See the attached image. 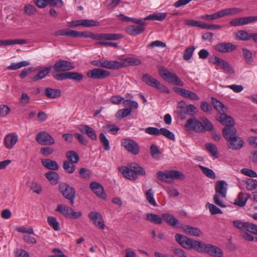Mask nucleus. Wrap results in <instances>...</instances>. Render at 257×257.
<instances>
[{"label": "nucleus", "instance_id": "1", "mask_svg": "<svg viewBox=\"0 0 257 257\" xmlns=\"http://www.w3.org/2000/svg\"><path fill=\"white\" fill-rule=\"evenodd\" d=\"M187 131H194L198 133H204L205 131H211L213 130V125L207 118H203L202 122L195 117L188 119L185 125Z\"/></svg>", "mask_w": 257, "mask_h": 257}, {"label": "nucleus", "instance_id": "2", "mask_svg": "<svg viewBox=\"0 0 257 257\" xmlns=\"http://www.w3.org/2000/svg\"><path fill=\"white\" fill-rule=\"evenodd\" d=\"M227 184L225 181L221 180L217 181L215 185V194L213 199L215 203L221 207H225L223 198L226 196Z\"/></svg>", "mask_w": 257, "mask_h": 257}, {"label": "nucleus", "instance_id": "3", "mask_svg": "<svg viewBox=\"0 0 257 257\" xmlns=\"http://www.w3.org/2000/svg\"><path fill=\"white\" fill-rule=\"evenodd\" d=\"M156 176L159 180L168 184H172L174 179L182 180L185 178V176L182 172L176 170L159 171L156 173Z\"/></svg>", "mask_w": 257, "mask_h": 257}, {"label": "nucleus", "instance_id": "4", "mask_svg": "<svg viewBox=\"0 0 257 257\" xmlns=\"http://www.w3.org/2000/svg\"><path fill=\"white\" fill-rule=\"evenodd\" d=\"M175 238V240L183 248L188 249L194 248L199 251V248L201 244V241L193 240L180 234H176Z\"/></svg>", "mask_w": 257, "mask_h": 257}, {"label": "nucleus", "instance_id": "5", "mask_svg": "<svg viewBox=\"0 0 257 257\" xmlns=\"http://www.w3.org/2000/svg\"><path fill=\"white\" fill-rule=\"evenodd\" d=\"M159 73L164 80L169 83L179 86H183L184 85V82L179 78L176 74L169 71L165 67L160 68Z\"/></svg>", "mask_w": 257, "mask_h": 257}, {"label": "nucleus", "instance_id": "6", "mask_svg": "<svg viewBox=\"0 0 257 257\" xmlns=\"http://www.w3.org/2000/svg\"><path fill=\"white\" fill-rule=\"evenodd\" d=\"M199 252H205L214 257H223V253L221 249L211 244H206L201 242Z\"/></svg>", "mask_w": 257, "mask_h": 257}, {"label": "nucleus", "instance_id": "7", "mask_svg": "<svg viewBox=\"0 0 257 257\" xmlns=\"http://www.w3.org/2000/svg\"><path fill=\"white\" fill-rule=\"evenodd\" d=\"M142 80L148 85L156 88L161 92L169 93V90L165 85H162L160 82L151 75L145 74L143 75Z\"/></svg>", "mask_w": 257, "mask_h": 257}, {"label": "nucleus", "instance_id": "8", "mask_svg": "<svg viewBox=\"0 0 257 257\" xmlns=\"http://www.w3.org/2000/svg\"><path fill=\"white\" fill-rule=\"evenodd\" d=\"M59 190L63 196L70 201L71 205H73L75 197L74 188L67 183H61L59 184Z\"/></svg>", "mask_w": 257, "mask_h": 257}, {"label": "nucleus", "instance_id": "9", "mask_svg": "<svg viewBox=\"0 0 257 257\" xmlns=\"http://www.w3.org/2000/svg\"><path fill=\"white\" fill-rule=\"evenodd\" d=\"M121 144L126 151L132 154L136 155L139 154L140 148L137 143L135 141L131 139H124L121 141Z\"/></svg>", "mask_w": 257, "mask_h": 257}, {"label": "nucleus", "instance_id": "10", "mask_svg": "<svg viewBox=\"0 0 257 257\" xmlns=\"http://www.w3.org/2000/svg\"><path fill=\"white\" fill-rule=\"evenodd\" d=\"M110 73L108 71L100 68H94L87 72L88 77L94 79H102L109 76Z\"/></svg>", "mask_w": 257, "mask_h": 257}, {"label": "nucleus", "instance_id": "11", "mask_svg": "<svg viewBox=\"0 0 257 257\" xmlns=\"http://www.w3.org/2000/svg\"><path fill=\"white\" fill-rule=\"evenodd\" d=\"M36 141L42 145H52L55 143L54 139L45 132H41L37 135Z\"/></svg>", "mask_w": 257, "mask_h": 257}, {"label": "nucleus", "instance_id": "12", "mask_svg": "<svg viewBox=\"0 0 257 257\" xmlns=\"http://www.w3.org/2000/svg\"><path fill=\"white\" fill-rule=\"evenodd\" d=\"M53 67L57 72L67 71L74 68V65L70 62L63 60L57 61Z\"/></svg>", "mask_w": 257, "mask_h": 257}, {"label": "nucleus", "instance_id": "13", "mask_svg": "<svg viewBox=\"0 0 257 257\" xmlns=\"http://www.w3.org/2000/svg\"><path fill=\"white\" fill-rule=\"evenodd\" d=\"M88 217L93 224L101 229L105 228V224L102 215L97 211H91L88 214Z\"/></svg>", "mask_w": 257, "mask_h": 257}, {"label": "nucleus", "instance_id": "14", "mask_svg": "<svg viewBox=\"0 0 257 257\" xmlns=\"http://www.w3.org/2000/svg\"><path fill=\"white\" fill-rule=\"evenodd\" d=\"M18 141V136L15 133L7 134L4 138V144L8 150L12 149Z\"/></svg>", "mask_w": 257, "mask_h": 257}, {"label": "nucleus", "instance_id": "15", "mask_svg": "<svg viewBox=\"0 0 257 257\" xmlns=\"http://www.w3.org/2000/svg\"><path fill=\"white\" fill-rule=\"evenodd\" d=\"M123 36L119 34H93V40H111L115 41L120 39Z\"/></svg>", "mask_w": 257, "mask_h": 257}, {"label": "nucleus", "instance_id": "16", "mask_svg": "<svg viewBox=\"0 0 257 257\" xmlns=\"http://www.w3.org/2000/svg\"><path fill=\"white\" fill-rule=\"evenodd\" d=\"M215 50L221 53H229L236 49V47L231 43H220L214 46Z\"/></svg>", "mask_w": 257, "mask_h": 257}, {"label": "nucleus", "instance_id": "17", "mask_svg": "<svg viewBox=\"0 0 257 257\" xmlns=\"http://www.w3.org/2000/svg\"><path fill=\"white\" fill-rule=\"evenodd\" d=\"M141 64V61L137 58L127 57L119 61V68L128 66H137Z\"/></svg>", "mask_w": 257, "mask_h": 257}, {"label": "nucleus", "instance_id": "18", "mask_svg": "<svg viewBox=\"0 0 257 257\" xmlns=\"http://www.w3.org/2000/svg\"><path fill=\"white\" fill-rule=\"evenodd\" d=\"M78 128L82 134H86L91 140H96L97 135L92 127L87 125L80 124L78 126Z\"/></svg>", "mask_w": 257, "mask_h": 257}, {"label": "nucleus", "instance_id": "19", "mask_svg": "<svg viewBox=\"0 0 257 257\" xmlns=\"http://www.w3.org/2000/svg\"><path fill=\"white\" fill-rule=\"evenodd\" d=\"M243 141L242 139L236 136L228 142L227 147L229 149L237 150L240 149L243 146Z\"/></svg>", "mask_w": 257, "mask_h": 257}, {"label": "nucleus", "instance_id": "20", "mask_svg": "<svg viewBox=\"0 0 257 257\" xmlns=\"http://www.w3.org/2000/svg\"><path fill=\"white\" fill-rule=\"evenodd\" d=\"M90 187L97 196L103 199L105 198L106 195L103 187L99 183L96 182H92L90 184Z\"/></svg>", "mask_w": 257, "mask_h": 257}, {"label": "nucleus", "instance_id": "21", "mask_svg": "<svg viewBox=\"0 0 257 257\" xmlns=\"http://www.w3.org/2000/svg\"><path fill=\"white\" fill-rule=\"evenodd\" d=\"M222 135L224 138L228 142L236 136V130L233 126H228L224 127L222 130Z\"/></svg>", "mask_w": 257, "mask_h": 257}, {"label": "nucleus", "instance_id": "22", "mask_svg": "<svg viewBox=\"0 0 257 257\" xmlns=\"http://www.w3.org/2000/svg\"><path fill=\"white\" fill-rule=\"evenodd\" d=\"M184 232L190 235L200 236L202 234L201 231L198 228L192 227L188 225H184L181 227Z\"/></svg>", "mask_w": 257, "mask_h": 257}, {"label": "nucleus", "instance_id": "23", "mask_svg": "<svg viewBox=\"0 0 257 257\" xmlns=\"http://www.w3.org/2000/svg\"><path fill=\"white\" fill-rule=\"evenodd\" d=\"M118 170L122 174L123 176L127 179L135 180L138 178V176L135 172L132 171L131 168L121 166L118 168Z\"/></svg>", "mask_w": 257, "mask_h": 257}, {"label": "nucleus", "instance_id": "24", "mask_svg": "<svg viewBox=\"0 0 257 257\" xmlns=\"http://www.w3.org/2000/svg\"><path fill=\"white\" fill-rule=\"evenodd\" d=\"M248 197L249 195L248 194L240 192L234 200V203L239 207H243L245 205Z\"/></svg>", "mask_w": 257, "mask_h": 257}, {"label": "nucleus", "instance_id": "25", "mask_svg": "<svg viewBox=\"0 0 257 257\" xmlns=\"http://www.w3.org/2000/svg\"><path fill=\"white\" fill-rule=\"evenodd\" d=\"M162 217L168 224L173 227H178V225L180 223L179 220L171 214L164 213L162 214Z\"/></svg>", "mask_w": 257, "mask_h": 257}, {"label": "nucleus", "instance_id": "26", "mask_svg": "<svg viewBox=\"0 0 257 257\" xmlns=\"http://www.w3.org/2000/svg\"><path fill=\"white\" fill-rule=\"evenodd\" d=\"M211 103L213 105L214 108L221 114L222 113H226L227 112V108L224 104L218 100L217 99L212 97Z\"/></svg>", "mask_w": 257, "mask_h": 257}, {"label": "nucleus", "instance_id": "27", "mask_svg": "<svg viewBox=\"0 0 257 257\" xmlns=\"http://www.w3.org/2000/svg\"><path fill=\"white\" fill-rule=\"evenodd\" d=\"M42 165L46 168L52 170H57L59 169V165L55 161L49 159H42Z\"/></svg>", "mask_w": 257, "mask_h": 257}, {"label": "nucleus", "instance_id": "28", "mask_svg": "<svg viewBox=\"0 0 257 257\" xmlns=\"http://www.w3.org/2000/svg\"><path fill=\"white\" fill-rule=\"evenodd\" d=\"M126 31L132 36H137L143 33L144 31V29L143 27L131 25L126 27Z\"/></svg>", "mask_w": 257, "mask_h": 257}, {"label": "nucleus", "instance_id": "29", "mask_svg": "<svg viewBox=\"0 0 257 257\" xmlns=\"http://www.w3.org/2000/svg\"><path fill=\"white\" fill-rule=\"evenodd\" d=\"M44 94L48 98L54 99L61 95V91L57 89L47 88L44 90Z\"/></svg>", "mask_w": 257, "mask_h": 257}, {"label": "nucleus", "instance_id": "30", "mask_svg": "<svg viewBox=\"0 0 257 257\" xmlns=\"http://www.w3.org/2000/svg\"><path fill=\"white\" fill-rule=\"evenodd\" d=\"M119 61H108L102 59L101 67L108 69H118Z\"/></svg>", "mask_w": 257, "mask_h": 257}, {"label": "nucleus", "instance_id": "31", "mask_svg": "<svg viewBox=\"0 0 257 257\" xmlns=\"http://www.w3.org/2000/svg\"><path fill=\"white\" fill-rule=\"evenodd\" d=\"M218 120L222 124L226 125V126H233L234 124L232 118L230 116L226 115L225 113L220 114Z\"/></svg>", "mask_w": 257, "mask_h": 257}, {"label": "nucleus", "instance_id": "32", "mask_svg": "<svg viewBox=\"0 0 257 257\" xmlns=\"http://www.w3.org/2000/svg\"><path fill=\"white\" fill-rule=\"evenodd\" d=\"M145 219L151 222L161 224L163 222V219L159 215L154 213H147Z\"/></svg>", "mask_w": 257, "mask_h": 257}, {"label": "nucleus", "instance_id": "33", "mask_svg": "<svg viewBox=\"0 0 257 257\" xmlns=\"http://www.w3.org/2000/svg\"><path fill=\"white\" fill-rule=\"evenodd\" d=\"M52 68V66L47 67L40 70L37 75L31 78V80L35 81L44 78L50 72Z\"/></svg>", "mask_w": 257, "mask_h": 257}, {"label": "nucleus", "instance_id": "34", "mask_svg": "<svg viewBox=\"0 0 257 257\" xmlns=\"http://www.w3.org/2000/svg\"><path fill=\"white\" fill-rule=\"evenodd\" d=\"M27 43V40L24 39H15V40H0V46H7L16 44H25Z\"/></svg>", "mask_w": 257, "mask_h": 257}, {"label": "nucleus", "instance_id": "35", "mask_svg": "<svg viewBox=\"0 0 257 257\" xmlns=\"http://www.w3.org/2000/svg\"><path fill=\"white\" fill-rule=\"evenodd\" d=\"M166 16L167 13L160 12L150 15L148 16L145 17V19L162 21L166 18Z\"/></svg>", "mask_w": 257, "mask_h": 257}, {"label": "nucleus", "instance_id": "36", "mask_svg": "<svg viewBox=\"0 0 257 257\" xmlns=\"http://www.w3.org/2000/svg\"><path fill=\"white\" fill-rule=\"evenodd\" d=\"M45 176L52 184H56L59 181V175L55 172L49 171L46 173Z\"/></svg>", "mask_w": 257, "mask_h": 257}, {"label": "nucleus", "instance_id": "37", "mask_svg": "<svg viewBox=\"0 0 257 257\" xmlns=\"http://www.w3.org/2000/svg\"><path fill=\"white\" fill-rule=\"evenodd\" d=\"M251 34L248 33L246 31L239 30L235 34V37L241 41H248L250 39Z\"/></svg>", "mask_w": 257, "mask_h": 257}, {"label": "nucleus", "instance_id": "38", "mask_svg": "<svg viewBox=\"0 0 257 257\" xmlns=\"http://www.w3.org/2000/svg\"><path fill=\"white\" fill-rule=\"evenodd\" d=\"M93 33L90 32H78L72 31V38H90L92 39Z\"/></svg>", "mask_w": 257, "mask_h": 257}, {"label": "nucleus", "instance_id": "39", "mask_svg": "<svg viewBox=\"0 0 257 257\" xmlns=\"http://www.w3.org/2000/svg\"><path fill=\"white\" fill-rule=\"evenodd\" d=\"M132 111V109L131 108H126L119 109L115 114V117L119 119H120L123 117H126L130 115Z\"/></svg>", "mask_w": 257, "mask_h": 257}, {"label": "nucleus", "instance_id": "40", "mask_svg": "<svg viewBox=\"0 0 257 257\" xmlns=\"http://www.w3.org/2000/svg\"><path fill=\"white\" fill-rule=\"evenodd\" d=\"M71 210V208H69L62 204H58L56 209V211L60 212L62 215L67 218L69 217Z\"/></svg>", "mask_w": 257, "mask_h": 257}, {"label": "nucleus", "instance_id": "41", "mask_svg": "<svg viewBox=\"0 0 257 257\" xmlns=\"http://www.w3.org/2000/svg\"><path fill=\"white\" fill-rule=\"evenodd\" d=\"M29 65L30 63L26 61H22L19 63H12L7 67V69L9 70H17Z\"/></svg>", "mask_w": 257, "mask_h": 257}, {"label": "nucleus", "instance_id": "42", "mask_svg": "<svg viewBox=\"0 0 257 257\" xmlns=\"http://www.w3.org/2000/svg\"><path fill=\"white\" fill-rule=\"evenodd\" d=\"M63 168L65 171L68 174H72L75 170L74 163L68 161H64L63 162Z\"/></svg>", "mask_w": 257, "mask_h": 257}, {"label": "nucleus", "instance_id": "43", "mask_svg": "<svg viewBox=\"0 0 257 257\" xmlns=\"http://www.w3.org/2000/svg\"><path fill=\"white\" fill-rule=\"evenodd\" d=\"M66 157L69 160V162L73 163H77L79 160V157L78 154L73 151H68L66 153Z\"/></svg>", "mask_w": 257, "mask_h": 257}, {"label": "nucleus", "instance_id": "44", "mask_svg": "<svg viewBox=\"0 0 257 257\" xmlns=\"http://www.w3.org/2000/svg\"><path fill=\"white\" fill-rule=\"evenodd\" d=\"M130 168L137 175V174L142 176H145L146 175L145 169L137 164H132L130 166Z\"/></svg>", "mask_w": 257, "mask_h": 257}, {"label": "nucleus", "instance_id": "45", "mask_svg": "<svg viewBox=\"0 0 257 257\" xmlns=\"http://www.w3.org/2000/svg\"><path fill=\"white\" fill-rule=\"evenodd\" d=\"M205 148L210 153L212 157L215 158L218 157L217 147L215 145L212 143H207L205 145Z\"/></svg>", "mask_w": 257, "mask_h": 257}, {"label": "nucleus", "instance_id": "46", "mask_svg": "<svg viewBox=\"0 0 257 257\" xmlns=\"http://www.w3.org/2000/svg\"><path fill=\"white\" fill-rule=\"evenodd\" d=\"M195 49V47L194 46L187 48L184 52L183 59L186 61L190 60L192 57Z\"/></svg>", "mask_w": 257, "mask_h": 257}, {"label": "nucleus", "instance_id": "47", "mask_svg": "<svg viewBox=\"0 0 257 257\" xmlns=\"http://www.w3.org/2000/svg\"><path fill=\"white\" fill-rule=\"evenodd\" d=\"M146 199L150 204L154 206H156L157 204L154 198V192L152 189H149L146 193Z\"/></svg>", "mask_w": 257, "mask_h": 257}, {"label": "nucleus", "instance_id": "48", "mask_svg": "<svg viewBox=\"0 0 257 257\" xmlns=\"http://www.w3.org/2000/svg\"><path fill=\"white\" fill-rule=\"evenodd\" d=\"M68 79L73 80L80 81L83 79V75L81 73L76 72H68Z\"/></svg>", "mask_w": 257, "mask_h": 257}, {"label": "nucleus", "instance_id": "49", "mask_svg": "<svg viewBox=\"0 0 257 257\" xmlns=\"http://www.w3.org/2000/svg\"><path fill=\"white\" fill-rule=\"evenodd\" d=\"M47 221L49 225L53 227L55 230L58 231L59 230V223L55 217L49 216Z\"/></svg>", "mask_w": 257, "mask_h": 257}, {"label": "nucleus", "instance_id": "50", "mask_svg": "<svg viewBox=\"0 0 257 257\" xmlns=\"http://www.w3.org/2000/svg\"><path fill=\"white\" fill-rule=\"evenodd\" d=\"M100 143L103 145L104 149L106 151L110 150L109 142L103 133H100L99 136Z\"/></svg>", "mask_w": 257, "mask_h": 257}, {"label": "nucleus", "instance_id": "51", "mask_svg": "<svg viewBox=\"0 0 257 257\" xmlns=\"http://www.w3.org/2000/svg\"><path fill=\"white\" fill-rule=\"evenodd\" d=\"M72 31L70 29L59 30L54 32L53 35L55 36H66L72 37Z\"/></svg>", "mask_w": 257, "mask_h": 257}, {"label": "nucleus", "instance_id": "52", "mask_svg": "<svg viewBox=\"0 0 257 257\" xmlns=\"http://www.w3.org/2000/svg\"><path fill=\"white\" fill-rule=\"evenodd\" d=\"M242 51L243 57H244L246 63L248 64H251L253 60L251 52L245 48L242 49Z\"/></svg>", "mask_w": 257, "mask_h": 257}, {"label": "nucleus", "instance_id": "53", "mask_svg": "<svg viewBox=\"0 0 257 257\" xmlns=\"http://www.w3.org/2000/svg\"><path fill=\"white\" fill-rule=\"evenodd\" d=\"M183 97L190 99L192 100H198L199 97L194 92L185 89Z\"/></svg>", "mask_w": 257, "mask_h": 257}, {"label": "nucleus", "instance_id": "54", "mask_svg": "<svg viewBox=\"0 0 257 257\" xmlns=\"http://www.w3.org/2000/svg\"><path fill=\"white\" fill-rule=\"evenodd\" d=\"M171 249L172 252L178 257H187L186 252L181 248L171 246Z\"/></svg>", "mask_w": 257, "mask_h": 257}, {"label": "nucleus", "instance_id": "55", "mask_svg": "<svg viewBox=\"0 0 257 257\" xmlns=\"http://www.w3.org/2000/svg\"><path fill=\"white\" fill-rule=\"evenodd\" d=\"M200 108L204 112L207 114H211L212 113V108L211 105L206 101L201 102Z\"/></svg>", "mask_w": 257, "mask_h": 257}, {"label": "nucleus", "instance_id": "56", "mask_svg": "<svg viewBox=\"0 0 257 257\" xmlns=\"http://www.w3.org/2000/svg\"><path fill=\"white\" fill-rule=\"evenodd\" d=\"M200 168L207 177L211 179H215L216 178L214 172L211 169L202 166H200Z\"/></svg>", "mask_w": 257, "mask_h": 257}, {"label": "nucleus", "instance_id": "57", "mask_svg": "<svg viewBox=\"0 0 257 257\" xmlns=\"http://www.w3.org/2000/svg\"><path fill=\"white\" fill-rule=\"evenodd\" d=\"M245 231L257 235V225L247 222Z\"/></svg>", "mask_w": 257, "mask_h": 257}, {"label": "nucleus", "instance_id": "58", "mask_svg": "<svg viewBox=\"0 0 257 257\" xmlns=\"http://www.w3.org/2000/svg\"><path fill=\"white\" fill-rule=\"evenodd\" d=\"M162 135L171 140L174 141L175 139L174 134L166 128H161L160 135Z\"/></svg>", "mask_w": 257, "mask_h": 257}, {"label": "nucleus", "instance_id": "59", "mask_svg": "<svg viewBox=\"0 0 257 257\" xmlns=\"http://www.w3.org/2000/svg\"><path fill=\"white\" fill-rule=\"evenodd\" d=\"M246 188L248 190H253L257 187V181L252 179H248L246 181Z\"/></svg>", "mask_w": 257, "mask_h": 257}, {"label": "nucleus", "instance_id": "60", "mask_svg": "<svg viewBox=\"0 0 257 257\" xmlns=\"http://www.w3.org/2000/svg\"><path fill=\"white\" fill-rule=\"evenodd\" d=\"M247 222H242L239 220H234L232 223L234 227L237 228L241 231H245Z\"/></svg>", "mask_w": 257, "mask_h": 257}, {"label": "nucleus", "instance_id": "61", "mask_svg": "<svg viewBox=\"0 0 257 257\" xmlns=\"http://www.w3.org/2000/svg\"><path fill=\"white\" fill-rule=\"evenodd\" d=\"M106 132H110L112 134L115 135L119 130V128L114 124H108L104 127Z\"/></svg>", "mask_w": 257, "mask_h": 257}, {"label": "nucleus", "instance_id": "62", "mask_svg": "<svg viewBox=\"0 0 257 257\" xmlns=\"http://www.w3.org/2000/svg\"><path fill=\"white\" fill-rule=\"evenodd\" d=\"M145 132L149 135L159 136L160 135L161 128L159 129L154 127H148L145 129Z\"/></svg>", "mask_w": 257, "mask_h": 257}, {"label": "nucleus", "instance_id": "63", "mask_svg": "<svg viewBox=\"0 0 257 257\" xmlns=\"http://www.w3.org/2000/svg\"><path fill=\"white\" fill-rule=\"evenodd\" d=\"M229 24L231 26L233 27H237L244 25L243 18L241 17L239 18L234 19L229 22Z\"/></svg>", "mask_w": 257, "mask_h": 257}, {"label": "nucleus", "instance_id": "64", "mask_svg": "<svg viewBox=\"0 0 257 257\" xmlns=\"http://www.w3.org/2000/svg\"><path fill=\"white\" fill-rule=\"evenodd\" d=\"M24 11L26 14L31 16L34 14L36 12V8L31 5H28L24 7Z\"/></svg>", "mask_w": 257, "mask_h": 257}]
</instances>
